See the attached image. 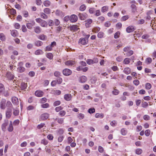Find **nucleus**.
Wrapping results in <instances>:
<instances>
[{
  "label": "nucleus",
  "mask_w": 156,
  "mask_h": 156,
  "mask_svg": "<svg viewBox=\"0 0 156 156\" xmlns=\"http://www.w3.org/2000/svg\"><path fill=\"white\" fill-rule=\"evenodd\" d=\"M35 20L37 23L40 24L41 26L43 27H46L47 26V22L45 20H43L40 18H37Z\"/></svg>",
  "instance_id": "nucleus-1"
},
{
  "label": "nucleus",
  "mask_w": 156,
  "mask_h": 156,
  "mask_svg": "<svg viewBox=\"0 0 156 156\" xmlns=\"http://www.w3.org/2000/svg\"><path fill=\"white\" fill-rule=\"evenodd\" d=\"M88 42V39L87 38H81L79 41V44L85 45Z\"/></svg>",
  "instance_id": "nucleus-2"
},
{
  "label": "nucleus",
  "mask_w": 156,
  "mask_h": 156,
  "mask_svg": "<svg viewBox=\"0 0 156 156\" xmlns=\"http://www.w3.org/2000/svg\"><path fill=\"white\" fill-rule=\"evenodd\" d=\"M12 115V110L11 108H7L5 112L6 117L9 119Z\"/></svg>",
  "instance_id": "nucleus-3"
},
{
  "label": "nucleus",
  "mask_w": 156,
  "mask_h": 156,
  "mask_svg": "<svg viewBox=\"0 0 156 156\" xmlns=\"http://www.w3.org/2000/svg\"><path fill=\"white\" fill-rule=\"evenodd\" d=\"M23 63L22 62H20L19 63L18 65V67L17 68V69L20 73L23 72L25 70V68L23 67Z\"/></svg>",
  "instance_id": "nucleus-4"
},
{
  "label": "nucleus",
  "mask_w": 156,
  "mask_h": 156,
  "mask_svg": "<svg viewBox=\"0 0 156 156\" xmlns=\"http://www.w3.org/2000/svg\"><path fill=\"white\" fill-rule=\"evenodd\" d=\"M92 20L91 19H88L85 21V25L87 28H89L91 27L92 23Z\"/></svg>",
  "instance_id": "nucleus-5"
},
{
  "label": "nucleus",
  "mask_w": 156,
  "mask_h": 156,
  "mask_svg": "<svg viewBox=\"0 0 156 156\" xmlns=\"http://www.w3.org/2000/svg\"><path fill=\"white\" fill-rule=\"evenodd\" d=\"M9 120H5L4 123L2 125V129L4 131H5L6 129V126L8 125Z\"/></svg>",
  "instance_id": "nucleus-6"
},
{
  "label": "nucleus",
  "mask_w": 156,
  "mask_h": 156,
  "mask_svg": "<svg viewBox=\"0 0 156 156\" xmlns=\"http://www.w3.org/2000/svg\"><path fill=\"white\" fill-rule=\"evenodd\" d=\"M5 77L9 80H12L14 79V76L12 73L8 72L5 75Z\"/></svg>",
  "instance_id": "nucleus-7"
},
{
  "label": "nucleus",
  "mask_w": 156,
  "mask_h": 156,
  "mask_svg": "<svg viewBox=\"0 0 156 156\" xmlns=\"http://www.w3.org/2000/svg\"><path fill=\"white\" fill-rule=\"evenodd\" d=\"M136 29L135 27L133 26H130L126 28V31L128 33H130Z\"/></svg>",
  "instance_id": "nucleus-8"
},
{
  "label": "nucleus",
  "mask_w": 156,
  "mask_h": 156,
  "mask_svg": "<svg viewBox=\"0 0 156 156\" xmlns=\"http://www.w3.org/2000/svg\"><path fill=\"white\" fill-rule=\"evenodd\" d=\"M63 73L65 76H69L71 74L72 71L69 69H66L63 70Z\"/></svg>",
  "instance_id": "nucleus-9"
},
{
  "label": "nucleus",
  "mask_w": 156,
  "mask_h": 156,
  "mask_svg": "<svg viewBox=\"0 0 156 156\" xmlns=\"http://www.w3.org/2000/svg\"><path fill=\"white\" fill-rule=\"evenodd\" d=\"M6 100L4 99H2L0 102V108L2 109H5L6 106Z\"/></svg>",
  "instance_id": "nucleus-10"
},
{
  "label": "nucleus",
  "mask_w": 156,
  "mask_h": 156,
  "mask_svg": "<svg viewBox=\"0 0 156 156\" xmlns=\"http://www.w3.org/2000/svg\"><path fill=\"white\" fill-rule=\"evenodd\" d=\"M69 19L72 22H75L77 21L78 17L76 15L73 14L70 16Z\"/></svg>",
  "instance_id": "nucleus-11"
},
{
  "label": "nucleus",
  "mask_w": 156,
  "mask_h": 156,
  "mask_svg": "<svg viewBox=\"0 0 156 156\" xmlns=\"http://www.w3.org/2000/svg\"><path fill=\"white\" fill-rule=\"evenodd\" d=\"M78 16L80 19L81 20H85L87 17V14L86 13H79Z\"/></svg>",
  "instance_id": "nucleus-12"
},
{
  "label": "nucleus",
  "mask_w": 156,
  "mask_h": 156,
  "mask_svg": "<svg viewBox=\"0 0 156 156\" xmlns=\"http://www.w3.org/2000/svg\"><path fill=\"white\" fill-rule=\"evenodd\" d=\"M49 114L47 113H44L41 115V119L44 120L47 119L49 117Z\"/></svg>",
  "instance_id": "nucleus-13"
},
{
  "label": "nucleus",
  "mask_w": 156,
  "mask_h": 156,
  "mask_svg": "<svg viewBox=\"0 0 156 156\" xmlns=\"http://www.w3.org/2000/svg\"><path fill=\"white\" fill-rule=\"evenodd\" d=\"M45 149L47 153H50L51 152V150H52L53 148L51 145H49L48 146H46Z\"/></svg>",
  "instance_id": "nucleus-14"
},
{
  "label": "nucleus",
  "mask_w": 156,
  "mask_h": 156,
  "mask_svg": "<svg viewBox=\"0 0 156 156\" xmlns=\"http://www.w3.org/2000/svg\"><path fill=\"white\" fill-rule=\"evenodd\" d=\"M35 24V22L34 21H32V23H28L26 24L27 27L29 29H31L32 28L33 26H34Z\"/></svg>",
  "instance_id": "nucleus-15"
},
{
  "label": "nucleus",
  "mask_w": 156,
  "mask_h": 156,
  "mask_svg": "<svg viewBox=\"0 0 156 156\" xmlns=\"http://www.w3.org/2000/svg\"><path fill=\"white\" fill-rule=\"evenodd\" d=\"M72 96L70 94H66L64 95V98L67 101H70L71 100Z\"/></svg>",
  "instance_id": "nucleus-16"
},
{
  "label": "nucleus",
  "mask_w": 156,
  "mask_h": 156,
  "mask_svg": "<svg viewBox=\"0 0 156 156\" xmlns=\"http://www.w3.org/2000/svg\"><path fill=\"white\" fill-rule=\"evenodd\" d=\"M35 94L36 96L38 97H41L44 94V93L43 91L40 90H37L35 93Z\"/></svg>",
  "instance_id": "nucleus-17"
},
{
  "label": "nucleus",
  "mask_w": 156,
  "mask_h": 156,
  "mask_svg": "<svg viewBox=\"0 0 156 156\" xmlns=\"http://www.w3.org/2000/svg\"><path fill=\"white\" fill-rule=\"evenodd\" d=\"M11 101L12 103L14 105H17L19 104L18 99L15 97H13Z\"/></svg>",
  "instance_id": "nucleus-18"
},
{
  "label": "nucleus",
  "mask_w": 156,
  "mask_h": 156,
  "mask_svg": "<svg viewBox=\"0 0 156 156\" xmlns=\"http://www.w3.org/2000/svg\"><path fill=\"white\" fill-rule=\"evenodd\" d=\"M75 64V62L73 60H68L65 62L66 65L69 66H72Z\"/></svg>",
  "instance_id": "nucleus-19"
},
{
  "label": "nucleus",
  "mask_w": 156,
  "mask_h": 156,
  "mask_svg": "<svg viewBox=\"0 0 156 156\" xmlns=\"http://www.w3.org/2000/svg\"><path fill=\"white\" fill-rule=\"evenodd\" d=\"M34 31L36 33L39 34L41 32V29L39 27H34Z\"/></svg>",
  "instance_id": "nucleus-20"
},
{
  "label": "nucleus",
  "mask_w": 156,
  "mask_h": 156,
  "mask_svg": "<svg viewBox=\"0 0 156 156\" xmlns=\"http://www.w3.org/2000/svg\"><path fill=\"white\" fill-rule=\"evenodd\" d=\"M12 121H10V123L9 127H8L7 129L9 132H11L13 130V127L12 125Z\"/></svg>",
  "instance_id": "nucleus-21"
},
{
  "label": "nucleus",
  "mask_w": 156,
  "mask_h": 156,
  "mask_svg": "<svg viewBox=\"0 0 156 156\" xmlns=\"http://www.w3.org/2000/svg\"><path fill=\"white\" fill-rule=\"evenodd\" d=\"M123 72L127 75H128L131 73V69L129 67H126L123 70Z\"/></svg>",
  "instance_id": "nucleus-22"
},
{
  "label": "nucleus",
  "mask_w": 156,
  "mask_h": 156,
  "mask_svg": "<svg viewBox=\"0 0 156 156\" xmlns=\"http://www.w3.org/2000/svg\"><path fill=\"white\" fill-rule=\"evenodd\" d=\"M79 28L76 25H73L70 27V30L71 31H76Z\"/></svg>",
  "instance_id": "nucleus-23"
},
{
  "label": "nucleus",
  "mask_w": 156,
  "mask_h": 156,
  "mask_svg": "<svg viewBox=\"0 0 156 156\" xmlns=\"http://www.w3.org/2000/svg\"><path fill=\"white\" fill-rule=\"evenodd\" d=\"M87 80V78L85 76H82L80 78V81L81 83H85Z\"/></svg>",
  "instance_id": "nucleus-24"
},
{
  "label": "nucleus",
  "mask_w": 156,
  "mask_h": 156,
  "mask_svg": "<svg viewBox=\"0 0 156 156\" xmlns=\"http://www.w3.org/2000/svg\"><path fill=\"white\" fill-rule=\"evenodd\" d=\"M7 11L11 15H14L16 13V10L13 9H9Z\"/></svg>",
  "instance_id": "nucleus-25"
},
{
  "label": "nucleus",
  "mask_w": 156,
  "mask_h": 156,
  "mask_svg": "<svg viewBox=\"0 0 156 156\" xmlns=\"http://www.w3.org/2000/svg\"><path fill=\"white\" fill-rule=\"evenodd\" d=\"M40 15L41 17L43 19H47L48 18V15L46 14V13L44 12H41L40 13Z\"/></svg>",
  "instance_id": "nucleus-26"
},
{
  "label": "nucleus",
  "mask_w": 156,
  "mask_h": 156,
  "mask_svg": "<svg viewBox=\"0 0 156 156\" xmlns=\"http://www.w3.org/2000/svg\"><path fill=\"white\" fill-rule=\"evenodd\" d=\"M120 132L122 135L125 136L127 133V131L126 129L122 128L121 129Z\"/></svg>",
  "instance_id": "nucleus-27"
},
{
  "label": "nucleus",
  "mask_w": 156,
  "mask_h": 156,
  "mask_svg": "<svg viewBox=\"0 0 156 156\" xmlns=\"http://www.w3.org/2000/svg\"><path fill=\"white\" fill-rule=\"evenodd\" d=\"M131 8L132 9V12H135L137 10V8L136 5L134 4H132L131 5Z\"/></svg>",
  "instance_id": "nucleus-28"
},
{
  "label": "nucleus",
  "mask_w": 156,
  "mask_h": 156,
  "mask_svg": "<svg viewBox=\"0 0 156 156\" xmlns=\"http://www.w3.org/2000/svg\"><path fill=\"white\" fill-rule=\"evenodd\" d=\"M100 28L99 27H95L92 29V31L95 33H97L100 31Z\"/></svg>",
  "instance_id": "nucleus-29"
},
{
  "label": "nucleus",
  "mask_w": 156,
  "mask_h": 156,
  "mask_svg": "<svg viewBox=\"0 0 156 156\" xmlns=\"http://www.w3.org/2000/svg\"><path fill=\"white\" fill-rule=\"evenodd\" d=\"M116 87L113 88V90L112 91V93L113 94L116 95H118L119 93V91L117 89H115Z\"/></svg>",
  "instance_id": "nucleus-30"
},
{
  "label": "nucleus",
  "mask_w": 156,
  "mask_h": 156,
  "mask_svg": "<svg viewBox=\"0 0 156 156\" xmlns=\"http://www.w3.org/2000/svg\"><path fill=\"white\" fill-rule=\"evenodd\" d=\"M43 4L45 6L48 7L51 5V2L48 0H46L44 2Z\"/></svg>",
  "instance_id": "nucleus-31"
},
{
  "label": "nucleus",
  "mask_w": 156,
  "mask_h": 156,
  "mask_svg": "<svg viewBox=\"0 0 156 156\" xmlns=\"http://www.w3.org/2000/svg\"><path fill=\"white\" fill-rule=\"evenodd\" d=\"M62 30V28L60 26H59L56 28L55 32L56 33H59Z\"/></svg>",
  "instance_id": "nucleus-32"
},
{
  "label": "nucleus",
  "mask_w": 156,
  "mask_h": 156,
  "mask_svg": "<svg viewBox=\"0 0 156 156\" xmlns=\"http://www.w3.org/2000/svg\"><path fill=\"white\" fill-rule=\"evenodd\" d=\"M13 114L15 116H17L19 113V111L17 108L13 109Z\"/></svg>",
  "instance_id": "nucleus-33"
},
{
  "label": "nucleus",
  "mask_w": 156,
  "mask_h": 156,
  "mask_svg": "<svg viewBox=\"0 0 156 156\" xmlns=\"http://www.w3.org/2000/svg\"><path fill=\"white\" fill-rule=\"evenodd\" d=\"M104 33L101 31L99 32L97 35V36L98 38H101L104 37Z\"/></svg>",
  "instance_id": "nucleus-34"
},
{
  "label": "nucleus",
  "mask_w": 156,
  "mask_h": 156,
  "mask_svg": "<svg viewBox=\"0 0 156 156\" xmlns=\"http://www.w3.org/2000/svg\"><path fill=\"white\" fill-rule=\"evenodd\" d=\"M44 52L41 49H38L35 52V54L36 55H40L42 54Z\"/></svg>",
  "instance_id": "nucleus-35"
},
{
  "label": "nucleus",
  "mask_w": 156,
  "mask_h": 156,
  "mask_svg": "<svg viewBox=\"0 0 156 156\" xmlns=\"http://www.w3.org/2000/svg\"><path fill=\"white\" fill-rule=\"evenodd\" d=\"M42 44H43V42L42 41H36L35 42V45L37 46V47H39V46H41Z\"/></svg>",
  "instance_id": "nucleus-36"
},
{
  "label": "nucleus",
  "mask_w": 156,
  "mask_h": 156,
  "mask_svg": "<svg viewBox=\"0 0 156 156\" xmlns=\"http://www.w3.org/2000/svg\"><path fill=\"white\" fill-rule=\"evenodd\" d=\"M11 34L14 37L18 35L17 31L16 30H13L11 31Z\"/></svg>",
  "instance_id": "nucleus-37"
},
{
  "label": "nucleus",
  "mask_w": 156,
  "mask_h": 156,
  "mask_svg": "<svg viewBox=\"0 0 156 156\" xmlns=\"http://www.w3.org/2000/svg\"><path fill=\"white\" fill-rule=\"evenodd\" d=\"M108 7L107 6H103L101 9V11L102 12H104L108 11Z\"/></svg>",
  "instance_id": "nucleus-38"
},
{
  "label": "nucleus",
  "mask_w": 156,
  "mask_h": 156,
  "mask_svg": "<svg viewBox=\"0 0 156 156\" xmlns=\"http://www.w3.org/2000/svg\"><path fill=\"white\" fill-rule=\"evenodd\" d=\"M104 116V115L103 113H97L95 115V117L96 118H102Z\"/></svg>",
  "instance_id": "nucleus-39"
},
{
  "label": "nucleus",
  "mask_w": 156,
  "mask_h": 156,
  "mask_svg": "<svg viewBox=\"0 0 156 156\" xmlns=\"http://www.w3.org/2000/svg\"><path fill=\"white\" fill-rule=\"evenodd\" d=\"M130 60L129 58H126L124 59L123 63L125 64H128L130 63Z\"/></svg>",
  "instance_id": "nucleus-40"
},
{
  "label": "nucleus",
  "mask_w": 156,
  "mask_h": 156,
  "mask_svg": "<svg viewBox=\"0 0 156 156\" xmlns=\"http://www.w3.org/2000/svg\"><path fill=\"white\" fill-rule=\"evenodd\" d=\"M46 56L47 58H48L49 59H51L53 58V54L51 53H47L46 55Z\"/></svg>",
  "instance_id": "nucleus-41"
},
{
  "label": "nucleus",
  "mask_w": 156,
  "mask_h": 156,
  "mask_svg": "<svg viewBox=\"0 0 156 156\" xmlns=\"http://www.w3.org/2000/svg\"><path fill=\"white\" fill-rule=\"evenodd\" d=\"M135 152L136 154L140 155L142 153V150L141 149H137L135 151Z\"/></svg>",
  "instance_id": "nucleus-42"
},
{
  "label": "nucleus",
  "mask_w": 156,
  "mask_h": 156,
  "mask_svg": "<svg viewBox=\"0 0 156 156\" xmlns=\"http://www.w3.org/2000/svg\"><path fill=\"white\" fill-rule=\"evenodd\" d=\"M44 12L46 14H49L51 13V10L49 8H46L44 9Z\"/></svg>",
  "instance_id": "nucleus-43"
},
{
  "label": "nucleus",
  "mask_w": 156,
  "mask_h": 156,
  "mask_svg": "<svg viewBox=\"0 0 156 156\" xmlns=\"http://www.w3.org/2000/svg\"><path fill=\"white\" fill-rule=\"evenodd\" d=\"M0 39L2 41H4L5 40V36L3 34H0Z\"/></svg>",
  "instance_id": "nucleus-44"
},
{
  "label": "nucleus",
  "mask_w": 156,
  "mask_h": 156,
  "mask_svg": "<svg viewBox=\"0 0 156 156\" xmlns=\"http://www.w3.org/2000/svg\"><path fill=\"white\" fill-rule=\"evenodd\" d=\"M46 38V36L44 34H41L39 35L38 37L39 39L43 41L45 40Z\"/></svg>",
  "instance_id": "nucleus-45"
},
{
  "label": "nucleus",
  "mask_w": 156,
  "mask_h": 156,
  "mask_svg": "<svg viewBox=\"0 0 156 156\" xmlns=\"http://www.w3.org/2000/svg\"><path fill=\"white\" fill-rule=\"evenodd\" d=\"M41 144L46 145L48 144V141L46 139H44L41 140Z\"/></svg>",
  "instance_id": "nucleus-46"
},
{
  "label": "nucleus",
  "mask_w": 156,
  "mask_h": 156,
  "mask_svg": "<svg viewBox=\"0 0 156 156\" xmlns=\"http://www.w3.org/2000/svg\"><path fill=\"white\" fill-rule=\"evenodd\" d=\"M21 89L22 90H24L27 88V83H21Z\"/></svg>",
  "instance_id": "nucleus-47"
},
{
  "label": "nucleus",
  "mask_w": 156,
  "mask_h": 156,
  "mask_svg": "<svg viewBox=\"0 0 156 156\" xmlns=\"http://www.w3.org/2000/svg\"><path fill=\"white\" fill-rule=\"evenodd\" d=\"M5 90V88L4 85L1 83H0V92H3Z\"/></svg>",
  "instance_id": "nucleus-48"
},
{
  "label": "nucleus",
  "mask_w": 156,
  "mask_h": 156,
  "mask_svg": "<svg viewBox=\"0 0 156 156\" xmlns=\"http://www.w3.org/2000/svg\"><path fill=\"white\" fill-rule=\"evenodd\" d=\"M145 88L147 90L150 89L151 87V85L149 83H147L145 84Z\"/></svg>",
  "instance_id": "nucleus-49"
},
{
  "label": "nucleus",
  "mask_w": 156,
  "mask_h": 156,
  "mask_svg": "<svg viewBox=\"0 0 156 156\" xmlns=\"http://www.w3.org/2000/svg\"><path fill=\"white\" fill-rule=\"evenodd\" d=\"M6 106L9 107V108H11L12 107V105L11 103V102L10 101H8L6 102Z\"/></svg>",
  "instance_id": "nucleus-50"
},
{
  "label": "nucleus",
  "mask_w": 156,
  "mask_h": 156,
  "mask_svg": "<svg viewBox=\"0 0 156 156\" xmlns=\"http://www.w3.org/2000/svg\"><path fill=\"white\" fill-rule=\"evenodd\" d=\"M86 8V6L85 5H82L80 8V10L81 11H84Z\"/></svg>",
  "instance_id": "nucleus-51"
},
{
  "label": "nucleus",
  "mask_w": 156,
  "mask_h": 156,
  "mask_svg": "<svg viewBox=\"0 0 156 156\" xmlns=\"http://www.w3.org/2000/svg\"><path fill=\"white\" fill-rule=\"evenodd\" d=\"M146 62L147 64H149L152 62V59L150 58H148L146 60Z\"/></svg>",
  "instance_id": "nucleus-52"
},
{
  "label": "nucleus",
  "mask_w": 156,
  "mask_h": 156,
  "mask_svg": "<svg viewBox=\"0 0 156 156\" xmlns=\"http://www.w3.org/2000/svg\"><path fill=\"white\" fill-rule=\"evenodd\" d=\"M77 117L80 119H83L84 118V115L80 113L78 114Z\"/></svg>",
  "instance_id": "nucleus-53"
},
{
  "label": "nucleus",
  "mask_w": 156,
  "mask_h": 156,
  "mask_svg": "<svg viewBox=\"0 0 156 156\" xmlns=\"http://www.w3.org/2000/svg\"><path fill=\"white\" fill-rule=\"evenodd\" d=\"M66 113V112L64 110L61 111L59 112V114L61 116H64L65 115Z\"/></svg>",
  "instance_id": "nucleus-54"
},
{
  "label": "nucleus",
  "mask_w": 156,
  "mask_h": 156,
  "mask_svg": "<svg viewBox=\"0 0 156 156\" xmlns=\"http://www.w3.org/2000/svg\"><path fill=\"white\" fill-rule=\"evenodd\" d=\"M47 138L50 140H52L54 137L51 134H49L47 136Z\"/></svg>",
  "instance_id": "nucleus-55"
},
{
  "label": "nucleus",
  "mask_w": 156,
  "mask_h": 156,
  "mask_svg": "<svg viewBox=\"0 0 156 156\" xmlns=\"http://www.w3.org/2000/svg\"><path fill=\"white\" fill-rule=\"evenodd\" d=\"M45 125L44 123H41L40 124L38 125L37 126V128L38 129H40L43 128Z\"/></svg>",
  "instance_id": "nucleus-56"
},
{
  "label": "nucleus",
  "mask_w": 156,
  "mask_h": 156,
  "mask_svg": "<svg viewBox=\"0 0 156 156\" xmlns=\"http://www.w3.org/2000/svg\"><path fill=\"white\" fill-rule=\"evenodd\" d=\"M111 69L114 71H116L119 70V68L116 66H113L111 67Z\"/></svg>",
  "instance_id": "nucleus-57"
},
{
  "label": "nucleus",
  "mask_w": 156,
  "mask_h": 156,
  "mask_svg": "<svg viewBox=\"0 0 156 156\" xmlns=\"http://www.w3.org/2000/svg\"><path fill=\"white\" fill-rule=\"evenodd\" d=\"M120 32L119 31L116 32L114 34V38L115 39L119 37Z\"/></svg>",
  "instance_id": "nucleus-58"
},
{
  "label": "nucleus",
  "mask_w": 156,
  "mask_h": 156,
  "mask_svg": "<svg viewBox=\"0 0 156 156\" xmlns=\"http://www.w3.org/2000/svg\"><path fill=\"white\" fill-rule=\"evenodd\" d=\"M56 80V83L58 84H60L62 82V79L61 78H59Z\"/></svg>",
  "instance_id": "nucleus-59"
},
{
  "label": "nucleus",
  "mask_w": 156,
  "mask_h": 156,
  "mask_svg": "<svg viewBox=\"0 0 156 156\" xmlns=\"http://www.w3.org/2000/svg\"><path fill=\"white\" fill-rule=\"evenodd\" d=\"M86 62L87 64L89 65L93 64V61L92 59H87L86 61Z\"/></svg>",
  "instance_id": "nucleus-60"
},
{
  "label": "nucleus",
  "mask_w": 156,
  "mask_h": 156,
  "mask_svg": "<svg viewBox=\"0 0 156 156\" xmlns=\"http://www.w3.org/2000/svg\"><path fill=\"white\" fill-rule=\"evenodd\" d=\"M48 23L49 26H52L54 25L53 21L51 20H48Z\"/></svg>",
  "instance_id": "nucleus-61"
},
{
  "label": "nucleus",
  "mask_w": 156,
  "mask_h": 156,
  "mask_svg": "<svg viewBox=\"0 0 156 156\" xmlns=\"http://www.w3.org/2000/svg\"><path fill=\"white\" fill-rule=\"evenodd\" d=\"M21 29L22 31L24 32H25L27 31V29L24 25L22 26Z\"/></svg>",
  "instance_id": "nucleus-62"
},
{
  "label": "nucleus",
  "mask_w": 156,
  "mask_h": 156,
  "mask_svg": "<svg viewBox=\"0 0 156 156\" xmlns=\"http://www.w3.org/2000/svg\"><path fill=\"white\" fill-rule=\"evenodd\" d=\"M148 105V103L146 102H142V107L143 108H146L147 107Z\"/></svg>",
  "instance_id": "nucleus-63"
},
{
  "label": "nucleus",
  "mask_w": 156,
  "mask_h": 156,
  "mask_svg": "<svg viewBox=\"0 0 156 156\" xmlns=\"http://www.w3.org/2000/svg\"><path fill=\"white\" fill-rule=\"evenodd\" d=\"M95 112V109L94 108H90L88 109V112L90 113H93Z\"/></svg>",
  "instance_id": "nucleus-64"
}]
</instances>
